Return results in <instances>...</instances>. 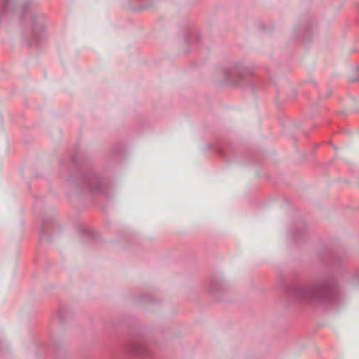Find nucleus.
<instances>
[{
    "mask_svg": "<svg viewBox=\"0 0 359 359\" xmlns=\"http://www.w3.org/2000/svg\"><path fill=\"white\" fill-rule=\"evenodd\" d=\"M297 298L303 300L330 301L335 298L337 289L334 285L323 283L318 285H309L299 288Z\"/></svg>",
    "mask_w": 359,
    "mask_h": 359,
    "instance_id": "f257e3e1",
    "label": "nucleus"
},
{
    "mask_svg": "<svg viewBox=\"0 0 359 359\" xmlns=\"http://www.w3.org/2000/svg\"><path fill=\"white\" fill-rule=\"evenodd\" d=\"M86 187L91 192H97L102 190L101 182L97 177H91L85 182Z\"/></svg>",
    "mask_w": 359,
    "mask_h": 359,
    "instance_id": "f03ea898",
    "label": "nucleus"
},
{
    "mask_svg": "<svg viewBox=\"0 0 359 359\" xmlns=\"http://www.w3.org/2000/svg\"><path fill=\"white\" fill-rule=\"evenodd\" d=\"M130 351L133 354L141 355L146 353L147 351V348L144 344L137 343L131 346Z\"/></svg>",
    "mask_w": 359,
    "mask_h": 359,
    "instance_id": "7ed1b4c3",
    "label": "nucleus"
},
{
    "mask_svg": "<svg viewBox=\"0 0 359 359\" xmlns=\"http://www.w3.org/2000/svg\"><path fill=\"white\" fill-rule=\"evenodd\" d=\"M224 74H225V77H226V79L227 81H232L233 80V77L235 76V75H238L239 76H242L241 74L238 72L237 69L233 67V69H226L224 71Z\"/></svg>",
    "mask_w": 359,
    "mask_h": 359,
    "instance_id": "20e7f679",
    "label": "nucleus"
},
{
    "mask_svg": "<svg viewBox=\"0 0 359 359\" xmlns=\"http://www.w3.org/2000/svg\"><path fill=\"white\" fill-rule=\"evenodd\" d=\"M13 0H3L2 7L4 10H6L10 7Z\"/></svg>",
    "mask_w": 359,
    "mask_h": 359,
    "instance_id": "39448f33",
    "label": "nucleus"
},
{
    "mask_svg": "<svg viewBox=\"0 0 359 359\" xmlns=\"http://www.w3.org/2000/svg\"><path fill=\"white\" fill-rule=\"evenodd\" d=\"M34 41H33L30 43V45H37V41L39 40V36L36 34V33H34Z\"/></svg>",
    "mask_w": 359,
    "mask_h": 359,
    "instance_id": "423d86ee",
    "label": "nucleus"
}]
</instances>
